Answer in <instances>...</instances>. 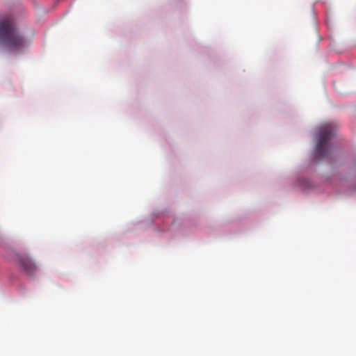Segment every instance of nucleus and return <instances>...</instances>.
Instances as JSON below:
<instances>
[{
    "instance_id": "nucleus-2",
    "label": "nucleus",
    "mask_w": 356,
    "mask_h": 356,
    "mask_svg": "<svg viewBox=\"0 0 356 356\" xmlns=\"http://www.w3.org/2000/svg\"><path fill=\"white\" fill-rule=\"evenodd\" d=\"M334 134L335 129L331 124H324L319 127L316 137L315 160H327L329 159L332 150L330 141Z\"/></svg>"
},
{
    "instance_id": "nucleus-3",
    "label": "nucleus",
    "mask_w": 356,
    "mask_h": 356,
    "mask_svg": "<svg viewBox=\"0 0 356 356\" xmlns=\"http://www.w3.org/2000/svg\"><path fill=\"white\" fill-rule=\"evenodd\" d=\"M17 262L22 270L28 275H34L38 270L35 264L28 255L22 254H17Z\"/></svg>"
},
{
    "instance_id": "nucleus-1",
    "label": "nucleus",
    "mask_w": 356,
    "mask_h": 356,
    "mask_svg": "<svg viewBox=\"0 0 356 356\" xmlns=\"http://www.w3.org/2000/svg\"><path fill=\"white\" fill-rule=\"evenodd\" d=\"M0 46L10 52L20 51L25 46L24 38L8 15L0 16Z\"/></svg>"
}]
</instances>
